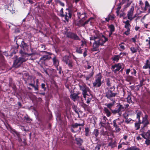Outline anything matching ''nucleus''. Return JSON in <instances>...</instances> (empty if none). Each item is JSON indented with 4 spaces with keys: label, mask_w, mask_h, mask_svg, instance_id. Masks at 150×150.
Masks as SVG:
<instances>
[{
    "label": "nucleus",
    "mask_w": 150,
    "mask_h": 150,
    "mask_svg": "<svg viewBox=\"0 0 150 150\" xmlns=\"http://www.w3.org/2000/svg\"><path fill=\"white\" fill-rule=\"evenodd\" d=\"M93 133V134L95 135L96 137L98 136V135L99 134L98 130L97 129H95Z\"/></svg>",
    "instance_id": "nucleus-37"
},
{
    "label": "nucleus",
    "mask_w": 150,
    "mask_h": 150,
    "mask_svg": "<svg viewBox=\"0 0 150 150\" xmlns=\"http://www.w3.org/2000/svg\"><path fill=\"white\" fill-rule=\"evenodd\" d=\"M102 76L100 73L98 74L96 77L95 81L93 83V86L94 87H99L101 85V79Z\"/></svg>",
    "instance_id": "nucleus-6"
},
{
    "label": "nucleus",
    "mask_w": 150,
    "mask_h": 150,
    "mask_svg": "<svg viewBox=\"0 0 150 150\" xmlns=\"http://www.w3.org/2000/svg\"><path fill=\"white\" fill-rule=\"evenodd\" d=\"M127 101L128 103H130L132 102L131 98L130 96H128L127 98Z\"/></svg>",
    "instance_id": "nucleus-44"
},
{
    "label": "nucleus",
    "mask_w": 150,
    "mask_h": 150,
    "mask_svg": "<svg viewBox=\"0 0 150 150\" xmlns=\"http://www.w3.org/2000/svg\"><path fill=\"white\" fill-rule=\"evenodd\" d=\"M21 46L24 49V48L28 47V45L27 44L25 43L24 41H22L21 42Z\"/></svg>",
    "instance_id": "nucleus-41"
},
{
    "label": "nucleus",
    "mask_w": 150,
    "mask_h": 150,
    "mask_svg": "<svg viewBox=\"0 0 150 150\" xmlns=\"http://www.w3.org/2000/svg\"><path fill=\"white\" fill-rule=\"evenodd\" d=\"M125 150H139V149L135 146H132L128 148Z\"/></svg>",
    "instance_id": "nucleus-30"
},
{
    "label": "nucleus",
    "mask_w": 150,
    "mask_h": 150,
    "mask_svg": "<svg viewBox=\"0 0 150 150\" xmlns=\"http://www.w3.org/2000/svg\"><path fill=\"white\" fill-rule=\"evenodd\" d=\"M108 16L110 20H113L115 18V17L114 15H109Z\"/></svg>",
    "instance_id": "nucleus-46"
},
{
    "label": "nucleus",
    "mask_w": 150,
    "mask_h": 150,
    "mask_svg": "<svg viewBox=\"0 0 150 150\" xmlns=\"http://www.w3.org/2000/svg\"><path fill=\"white\" fill-rule=\"evenodd\" d=\"M130 71V69H127L126 70V74L127 75H128Z\"/></svg>",
    "instance_id": "nucleus-52"
},
{
    "label": "nucleus",
    "mask_w": 150,
    "mask_h": 150,
    "mask_svg": "<svg viewBox=\"0 0 150 150\" xmlns=\"http://www.w3.org/2000/svg\"><path fill=\"white\" fill-rule=\"evenodd\" d=\"M149 3L147 1H146L144 3L142 0H140L139 1V5L141 9L143 11L146 9V7H147Z\"/></svg>",
    "instance_id": "nucleus-13"
},
{
    "label": "nucleus",
    "mask_w": 150,
    "mask_h": 150,
    "mask_svg": "<svg viewBox=\"0 0 150 150\" xmlns=\"http://www.w3.org/2000/svg\"><path fill=\"white\" fill-rule=\"evenodd\" d=\"M134 5L132 6L131 8L130 9L127 11V16L128 19L130 21H131L133 20L134 17H132L134 11Z\"/></svg>",
    "instance_id": "nucleus-7"
},
{
    "label": "nucleus",
    "mask_w": 150,
    "mask_h": 150,
    "mask_svg": "<svg viewBox=\"0 0 150 150\" xmlns=\"http://www.w3.org/2000/svg\"><path fill=\"white\" fill-rule=\"evenodd\" d=\"M112 60L116 62H118L119 59V55H115L112 58Z\"/></svg>",
    "instance_id": "nucleus-34"
},
{
    "label": "nucleus",
    "mask_w": 150,
    "mask_h": 150,
    "mask_svg": "<svg viewBox=\"0 0 150 150\" xmlns=\"http://www.w3.org/2000/svg\"><path fill=\"white\" fill-rule=\"evenodd\" d=\"M134 120L131 118L126 119L125 121V122L127 124L129 123H133Z\"/></svg>",
    "instance_id": "nucleus-32"
},
{
    "label": "nucleus",
    "mask_w": 150,
    "mask_h": 150,
    "mask_svg": "<svg viewBox=\"0 0 150 150\" xmlns=\"http://www.w3.org/2000/svg\"><path fill=\"white\" fill-rule=\"evenodd\" d=\"M122 4V3L120 4L117 7V11H116V13L117 15V16H118L119 15V12L120 11V10L121 7V5Z\"/></svg>",
    "instance_id": "nucleus-29"
},
{
    "label": "nucleus",
    "mask_w": 150,
    "mask_h": 150,
    "mask_svg": "<svg viewBox=\"0 0 150 150\" xmlns=\"http://www.w3.org/2000/svg\"><path fill=\"white\" fill-rule=\"evenodd\" d=\"M78 94L75 93H72L70 96V98L74 101L77 100L78 98Z\"/></svg>",
    "instance_id": "nucleus-17"
},
{
    "label": "nucleus",
    "mask_w": 150,
    "mask_h": 150,
    "mask_svg": "<svg viewBox=\"0 0 150 150\" xmlns=\"http://www.w3.org/2000/svg\"><path fill=\"white\" fill-rule=\"evenodd\" d=\"M75 140L76 142V143L79 146H81L83 142V141L80 138H76Z\"/></svg>",
    "instance_id": "nucleus-25"
},
{
    "label": "nucleus",
    "mask_w": 150,
    "mask_h": 150,
    "mask_svg": "<svg viewBox=\"0 0 150 150\" xmlns=\"http://www.w3.org/2000/svg\"><path fill=\"white\" fill-rule=\"evenodd\" d=\"M148 10V13H150V5L148 4V5L147 7H146V9H145L144 11H146Z\"/></svg>",
    "instance_id": "nucleus-43"
},
{
    "label": "nucleus",
    "mask_w": 150,
    "mask_h": 150,
    "mask_svg": "<svg viewBox=\"0 0 150 150\" xmlns=\"http://www.w3.org/2000/svg\"><path fill=\"white\" fill-rule=\"evenodd\" d=\"M83 49H81V47H77L76 48V51L77 52L81 54L82 52V50Z\"/></svg>",
    "instance_id": "nucleus-38"
},
{
    "label": "nucleus",
    "mask_w": 150,
    "mask_h": 150,
    "mask_svg": "<svg viewBox=\"0 0 150 150\" xmlns=\"http://www.w3.org/2000/svg\"><path fill=\"white\" fill-rule=\"evenodd\" d=\"M133 72L131 73L132 74V75L133 74L134 76H136V74L137 72H136V70L135 69H133Z\"/></svg>",
    "instance_id": "nucleus-51"
},
{
    "label": "nucleus",
    "mask_w": 150,
    "mask_h": 150,
    "mask_svg": "<svg viewBox=\"0 0 150 150\" xmlns=\"http://www.w3.org/2000/svg\"><path fill=\"white\" fill-rule=\"evenodd\" d=\"M87 96V99L86 103L88 104L90 103L93 98V96L91 94H91H88V95H86Z\"/></svg>",
    "instance_id": "nucleus-21"
},
{
    "label": "nucleus",
    "mask_w": 150,
    "mask_h": 150,
    "mask_svg": "<svg viewBox=\"0 0 150 150\" xmlns=\"http://www.w3.org/2000/svg\"><path fill=\"white\" fill-rule=\"evenodd\" d=\"M62 60L64 63L67 65L68 67L70 69H71L74 66L73 61L68 56H65L63 57Z\"/></svg>",
    "instance_id": "nucleus-5"
},
{
    "label": "nucleus",
    "mask_w": 150,
    "mask_h": 150,
    "mask_svg": "<svg viewBox=\"0 0 150 150\" xmlns=\"http://www.w3.org/2000/svg\"><path fill=\"white\" fill-rule=\"evenodd\" d=\"M90 19H88V20L86 21L84 23H83V22H81L80 24L84 26L86 24H87L89 21Z\"/></svg>",
    "instance_id": "nucleus-42"
},
{
    "label": "nucleus",
    "mask_w": 150,
    "mask_h": 150,
    "mask_svg": "<svg viewBox=\"0 0 150 150\" xmlns=\"http://www.w3.org/2000/svg\"><path fill=\"white\" fill-rule=\"evenodd\" d=\"M58 2L59 3V4H60V5H61V6H64V3L61 2L60 1H59Z\"/></svg>",
    "instance_id": "nucleus-54"
},
{
    "label": "nucleus",
    "mask_w": 150,
    "mask_h": 150,
    "mask_svg": "<svg viewBox=\"0 0 150 150\" xmlns=\"http://www.w3.org/2000/svg\"><path fill=\"white\" fill-rule=\"evenodd\" d=\"M123 23L125 24V28L127 29L126 31L124 32V34L128 35L130 34V29L129 28L131 27V25L129 23V21L127 20L125 21H123Z\"/></svg>",
    "instance_id": "nucleus-9"
},
{
    "label": "nucleus",
    "mask_w": 150,
    "mask_h": 150,
    "mask_svg": "<svg viewBox=\"0 0 150 150\" xmlns=\"http://www.w3.org/2000/svg\"><path fill=\"white\" fill-rule=\"evenodd\" d=\"M41 86L42 88L45 91L46 90V88L45 87V84L43 83H42Z\"/></svg>",
    "instance_id": "nucleus-50"
},
{
    "label": "nucleus",
    "mask_w": 150,
    "mask_h": 150,
    "mask_svg": "<svg viewBox=\"0 0 150 150\" xmlns=\"http://www.w3.org/2000/svg\"><path fill=\"white\" fill-rule=\"evenodd\" d=\"M112 112L114 114L116 113H118V114L120 115L121 114V113H120L118 109L112 110Z\"/></svg>",
    "instance_id": "nucleus-40"
},
{
    "label": "nucleus",
    "mask_w": 150,
    "mask_h": 150,
    "mask_svg": "<svg viewBox=\"0 0 150 150\" xmlns=\"http://www.w3.org/2000/svg\"><path fill=\"white\" fill-rule=\"evenodd\" d=\"M143 85V82H142L141 81H140V83L138 85V86H140V87H141V86H142Z\"/></svg>",
    "instance_id": "nucleus-55"
},
{
    "label": "nucleus",
    "mask_w": 150,
    "mask_h": 150,
    "mask_svg": "<svg viewBox=\"0 0 150 150\" xmlns=\"http://www.w3.org/2000/svg\"><path fill=\"white\" fill-rule=\"evenodd\" d=\"M122 144H119L118 146V149L121 148L122 147Z\"/></svg>",
    "instance_id": "nucleus-60"
},
{
    "label": "nucleus",
    "mask_w": 150,
    "mask_h": 150,
    "mask_svg": "<svg viewBox=\"0 0 150 150\" xmlns=\"http://www.w3.org/2000/svg\"><path fill=\"white\" fill-rule=\"evenodd\" d=\"M118 120L119 119H117L114 120L113 121V125L115 128V129L117 132H119L120 130V129L119 127V126H117L116 123V121Z\"/></svg>",
    "instance_id": "nucleus-16"
},
{
    "label": "nucleus",
    "mask_w": 150,
    "mask_h": 150,
    "mask_svg": "<svg viewBox=\"0 0 150 150\" xmlns=\"http://www.w3.org/2000/svg\"><path fill=\"white\" fill-rule=\"evenodd\" d=\"M127 138V137L126 136H124L123 137V139H125V140H126Z\"/></svg>",
    "instance_id": "nucleus-64"
},
{
    "label": "nucleus",
    "mask_w": 150,
    "mask_h": 150,
    "mask_svg": "<svg viewBox=\"0 0 150 150\" xmlns=\"http://www.w3.org/2000/svg\"><path fill=\"white\" fill-rule=\"evenodd\" d=\"M116 94V93H112L111 91L108 90L106 93V96L110 100H115L113 97H114Z\"/></svg>",
    "instance_id": "nucleus-10"
},
{
    "label": "nucleus",
    "mask_w": 150,
    "mask_h": 150,
    "mask_svg": "<svg viewBox=\"0 0 150 150\" xmlns=\"http://www.w3.org/2000/svg\"><path fill=\"white\" fill-rule=\"evenodd\" d=\"M84 125L83 124H78L77 123H75L73 126V129H72V131L73 132H76V131H74V129L76 128L78 126H83Z\"/></svg>",
    "instance_id": "nucleus-20"
},
{
    "label": "nucleus",
    "mask_w": 150,
    "mask_h": 150,
    "mask_svg": "<svg viewBox=\"0 0 150 150\" xmlns=\"http://www.w3.org/2000/svg\"><path fill=\"white\" fill-rule=\"evenodd\" d=\"M28 54L26 53H23L22 56L15 60L14 62L13 66L14 68H17L20 66L23 62L26 61L28 59Z\"/></svg>",
    "instance_id": "nucleus-3"
},
{
    "label": "nucleus",
    "mask_w": 150,
    "mask_h": 150,
    "mask_svg": "<svg viewBox=\"0 0 150 150\" xmlns=\"http://www.w3.org/2000/svg\"><path fill=\"white\" fill-rule=\"evenodd\" d=\"M93 74V71H92L91 73L90 74H88V75L86 77V80H88L89 79L92 77Z\"/></svg>",
    "instance_id": "nucleus-36"
},
{
    "label": "nucleus",
    "mask_w": 150,
    "mask_h": 150,
    "mask_svg": "<svg viewBox=\"0 0 150 150\" xmlns=\"http://www.w3.org/2000/svg\"><path fill=\"white\" fill-rule=\"evenodd\" d=\"M53 64L56 67H57L59 65L58 60L56 58V57H54L53 59Z\"/></svg>",
    "instance_id": "nucleus-22"
},
{
    "label": "nucleus",
    "mask_w": 150,
    "mask_h": 150,
    "mask_svg": "<svg viewBox=\"0 0 150 150\" xmlns=\"http://www.w3.org/2000/svg\"><path fill=\"white\" fill-rule=\"evenodd\" d=\"M142 124L143 125L141 126L140 131L142 133H144L146 131L147 129V126L149 124L148 116L146 115H145L143 117L142 122L141 121L140 122L138 121L137 122L134 123V127L136 130H138L140 129V125Z\"/></svg>",
    "instance_id": "nucleus-2"
},
{
    "label": "nucleus",
    "mask_w": 150,
    "mask_h": 150,
    "mask_svg": "<svg viewBox=\"0 0 150 150\" xmlns=\"http://www.w3.org/2000/svg\"><path fill=\"white\" fill-rule=\"evenodd\" d=\"M105 20L107 22H109L110 20V19H109V18L108 16V17L107 18H105Z\"/></svg>",
    "instance_id": "nucleus-59"
},
{
    "label": "nucleus",
    "mask_w": 150,
    "mask_h": 150,
    "mask_svg": "<svg viewBox=\"0 0 150 150\" xmlns=\"http://www.w3.org/2000/svg\"><path fill=\"white\" fill-rule=\"evenodd\" d=\"M126 80L128 81H132L133 79V77L130 76H127L125 77Z\"/></svg>",
    "instance_id": "nucleus-31"
},
{
    "label": "nucleus",
    "mask_w": 150,
    "mask_h": 150,
    "mask_svg": "<svg viewBox=\"0 0 150 150\" xmlns=\"http://www.w3.org/2000/svg\"><path fill=\"white\" fill-rule=\"evenodd\" d=\"M60 14L61 15V14H63V8H62L61 10H60Z\"/></svg>",
    "instance_id": "nucleus-63"
},
{
    "label": "nucleus",
    "mask_w": 150,
    "mask_h": 150,
    "mask_svg": "<svg viewBox=\"0 0 150 150\" xmlns=\"http://www.w3.org/2000/svg\"><path fill=\"white\" fill-rule=\"evenodd\" d=\"M140 27L139 26H136L135 28V30H136L137 31L139 29Z\"/></svg>",
    "instance_id": "nucleus-58"
},
{
    "label": "nucleus",
    "mask_w": 150,
    "mask_h": 150,
    "mask_svg": "<svg viewBox=\"0 0 150 150\" xmlns=\"http://www.w3.org/2000/svg\"><path fill=\"white\" fill-rule=\"evenodd\" d=\"M108 146L110 147L111 148H113L116 146V142L115 141L114 142H111L109 143Z\"/></svg>",
    "instance_id": "nucleus-28"
},
{
    "label": "nucleus",
    "mask_w": 150,
    "mask_h": 150,
    "mask_svg": "<svg viewBox=\"0 0 150 150\" xmlns=\"http://www.w3.org/2000/svg\"><path fill=\"white\" fill-rule=\"evenodd\" d=\"M143 137L146 139L145 142L148 145L150 144V134L149 132H147L146 134L145 133H142L140 134Z\"/></svg>",
    "instance_id": "nucleus-8"
},
{
    "label": "nucleus",
    "mask_w": 150,
    "mask_h": 150,
    "mask_svg": "<svg viewBox=\"0 0 150 150\" xmlns=\"http://www.w3.org/2000/svg\"><path fill=\"white\" fill-rule=\"evenodd\" d=\"M137 140H140L141 139V137H140V136H138V137H137Z\"/></svg>",
    "instance_id": "nucleus-61"
},
{
    "label": "nucleus",
    "mask_w": 150,
    "mask_h": 150,
    "mask_svg": "<svg viewBox=\"0 0 150 150\" xmlns=\"http://www.w3.org/2000/svg\"><path fill=\"white\" fill-rule=\"evenodd\" d=\"M77 15L79 18H81V19L80 21L79 22L80 23L81 22H83L86 18V13H77Z\"/></svg>",
    "instance_id": "nucleus-15"
},
{
    "label": "nucleus",
    "mask_w": 150,
    "mask_h": 150,
    "mask_svg": "<svg viewBox=\"0 0 150 150\" xmlns=\"http://www.w3.org/2000/svg\"><path fill=\"white\" fill-rule=\"evenodd\" d=\"M119 46H120V50L121 51H122L123 50H124L125 49V46L123 45L122 44H120Z\"/></svg>",
    "instance_id": "nucleus-45"
},
{
    "label": "nucleus",
    "mask_w": 150,
    "mask_h": 150,
    "mask_svg": "<svg viewBox=\"0 0 150 150\" xmlns=\"http://www.w3.org/2000/svg\"><path fill=\"white\" fill-rule=\"evenodd\" d=\"M136 118L138 119V121L140 122L141 121L140 117L142 115V112L141 111L137 110L136 112Z\"/></svg>",
    "instance_id": "nucleus-19"
},
{
    "label": "nucleus",
    "mask_w": 150,
    "mask_h": 150,
    "mask_svg": "<svg viewBox=\"0 0 150 150\" xmlns=\"http://www.w3.org/2000/svg\"><path fill=\"white\" fill-rule=\"evenodd\" d=\"M67 36L68 38L74 40H79V38L77 35L74 33H69L67 34Z\"/></svg>",
    "instance_id": "nucleus-14"
},
{
    "label": "nucleus",
    "mask_w": 150,
    "mask_h": 150,
    "mask_svg": "<svg viewBox=\"0 0 150 150\" xmlns=\"http://www.w3.org/2000/svg\"><path fill=\"white\" fill-rule=\"evenodd\" d=\"M139 46H138L137 48H135L134 47H132L130 48V50L133 53H136L137 52V50H139Z\"/></svg>",
    "instance_id": "nucleus-23"
},
{
    "label": "nucleus",
    "mask_w": 150,
    "mask_h": 150,
    "mask_svg": "<svg viewBox=\"0 0 150 150\" xmlns=\"http://www.w3.org/2000/svg\"><path fill=\"white\" fill-rule=\"evenodd\" d=\"M131 40L132 42L134 43H135L136 42L137 40L134 37L132 38Z\"/></svg>",
    "instance_id": "nucleus-53"
},
{
    "label": "nucleus",
    "mask_w": 150,
    "mask_h": 150,
    "mask_svg": "<svg viewBox=\"0 0 150 150\" xmlns=\"http://www.w3.org/2000/svg\"><path fill=\"white\" fill-rule=\"evenodd\" d=\"M100 147V146L99 145H98L95 147V149L96 150H99Z\"/></svg>",
    "instance_id": "nucleus-47"
},
{
    "label": "nucleus",
    "mask_w": 150,
    "mask_h": 150,
    "mask_svg": "<svg viewBox=\"0 0 150 150\" xmlns=\"http://www.w3.org/2000/svg\"><path fill=\"white\" fill-rule=\"evenodd\" d=\"M144 69L149 68L150 69V61L149 59L146 61V63L143 67Z\"/></svg>",
    "instance_id": "nucleus-18"
},
{
    "label": "nucleus",
    "mask_w": 150,
    "mask_h": 150,
    "mask_svg": "<svg viewBox=\"0 0 150 150\" xmlns=\"http://www.w3.org/2000/svg\"><path fill=\"white\" fill-rule=\"evenodd\" d=\"M108 28L110 30V32H113L115 31V27L113 25H110L108 26Z\"/></svg>",
    "instance_id": "nucleus-33"
},
{
    "label": "nucleus",
    "mask_w": 150,
    "mask_h": 150,
    "mask_svg": "<svg viewBox=\"0 0 150 150\" xmlns=\"http://www.w3.org/2000/svg\"><path fill=\"white\" fill-rule=\"evenodd\" d=\"M122 64L121 63H118L113 65L112 67V69H114V72L116 73L119 71L122 68Z\"/></svg>",
    "instance_id": "nucleus-12"
},
{
    "label": "nucleus",
    "mask_w": 150,
    "mask_h": 150,
    "mask_svg": "<svg viewBox=\"0 0 150 150\" xmlns=\"http://www.w3.org/2000/svg\"><path fill=\"white\" fill-rule=\"evenodd\" d=\"M118 110H119L120 113V112L124 110V108L122 105H120L118 106Z\"/></svg>",
    "instance_id": "nucleus-35"
},
{
    "label": "nucleus",
    "mask_w": 150,
    "mask_h": 150,
    "mask_svg": "<svg viewBox=\"0 0 150 150\" xmlns=\"http://www.w3.org/2000/svg\"><path fill=\"white\" fill-rule=\"evenodd\" d=\"M85 131L86 132V136H89L90 134V132H89V128L88 127L86 128Z\"/></svg>",
    "instance_id": "nucleus-39"
},
{
    "label": "nucleus",
    "mask_w": 150,
    "mask_h": 150,
    "mask_svg": "<svg viewBox=\"0 0 150 150\" xmlns=\"http://www.w3.org/2000/svg\"><path fill=\"white\" fill-rule=\"evenodd\" d=\"M125 13H121L120 14H119V15L118 16H119V17L120 18L122 17V16H124L125 15Z\"/></svg>",
    "instance_id": "nucleus-49"
},
{
    "label": "nucleus",
    "mask_w": 150,
    "mask_h": 150,
    "mask_svg": "<svg viewBox=\"0 0 150 150\" xmlns=\"http://www.w3.org/2000/svg\"><path fill=\"white\" fill-rule=\"evenodd\" d=\"M69 9L68 10L67 9V12H66L64 15L61 14V16L64 17L65 20L67 21H68L69 19L71 18V8L69 7Z\"/></svg>",
    "instance_id": "nucleus-11"
},
{
    "label": "nucleus",
    "mask_w": 150,
    "mask_h": 150,
    "mask_svg": "<svg viewBox=\"0 0 150 150\" xmlns=\"http://www.w3.org/2000/svg\"><path fill=\"white\" fill-rule=\"evenodd\" d=\"M134 38L137 40L139 39V36H138L137 35H135Z\"/></svg>",
    "instance_id": "nucleus-56"
},
{
    "label": "nucleus",
    "mask_w": 150,
    "mask_h": 150,
    "mask_svg": "<svg viewBox=\"0 0 150 150\" xmlns=\"http://www.w3.org/2000/svg\"><path fill=\"white\" fill-rule=\"evenodd\" d=\"M84 49L85 51H84L83 52V56L84 57H85L87 55L86 52L87 51V49L86 48H85Z\"/></svg>",
    "instance_id": "nucleus-48"
},
{
    "label": "nucleus",
    "mask_w": 150,
    "mask_h": 150,
    "mask_svg": "<svg viewBox=\"0 0 150 150\" xmlns=\"http://www.w3.org/2000/svg\"><path fill=\"white\" fill-rule=\"evenodd\" d=\"M79 86L80 90L82 91V93L84 98L86 99V95L88 94H91V91L85 84H79Z\"/></svg>",
    "instance_id": "nucleus-4"
},
{
    "label": "nucleus",
    "mask_w": 150,
    "mask_h": 150,
    "mask_svg": "<svg viewBox=\"0 0 150 150\" xmlns=\"http://www.w3.org/2000/svg\"><path fill=\"white\" fill-rule=\"evenodd\" d=\"M104 111L108 117H110L111 115V113L107 108H104Z\"/></svg>",
    "instance_id": "nucleus-27"
},
{
    "label": "nucleus",
    "mask_w": 150,
    "mask_h": 150,
    "mask_svg": "<svg viewBox=\"0 0 150 150\" xmlns=\"http://www.w3.org/2000/svg\"><path fill=\"white\" fill-rule=\"evenodd\" d=\"M107 85L108 86H110V84L109 81H107Z\"/></svg>",
    "instance_id": "nucleus-62"
},
{
    "label": "nucleus",
    "mask_w": 150,
    "mask_h": 150,
    "mask_svg": "<svg viewBox=\"0 0 150 150\" xmlns=\"http://www.w3.org/2000/svg\"><path fill=\"white\" fill-rule=\"evenodd\" d=\"M112 101V103H109L108 104L105 105L106 106H107V107L109 109H110V110H111L112 107L114 105L115 103V100Z\"/></svg>",
    "instance_id": "nucleus-26"
},
{
    "label": "nucleus",
    "mask_w": 150,
    "mask_h": 150,
    "mask_svg": "<svg viewBox=\"0 0 150 150\" xmlns=\"http://www.w3.org/2000/svg\"><path fill=\"white\" fill-rule=\"evenodd\" d=\"M148 38L149 39V43H148L149 45V48L150 49V37H149Z\"/></svg>",
    "instance_id": "nucleus-57"
},
{
    "label": "nucleus",
    "mask_w": 150,
    "mask_h": 150,
    "mask_svg": "<svg viewBox=\"0 0 150 150\" xmlns=\"http://www.w3.org/2000/svg\"><path fill=\"white\" fill-rule=\"evenodd\" d=\"M95 34L91 35L90 37L91 40L90 43H92V41L94 42H93V51H96L97 48H98L100 45H102L108 40L107 38L104 36L102 35L101 38L99 39L100 35L98 31H95L94 32Z\"/></svg>",
    "instance_id": "nucleus-1"
},
{
    "label": "nucleus",
    "mask_w": 150,
    "mask_h": 150,
    "mask_svg": "<svg viewBox=\"0 0 150 150\" xmlns=\"http://www.w3.org/2000/svg\"><path fill=\"white\" fill-rule=\"evenodd\" d=\"M48 58V56L47 55H44L41 58L40 60V62H41L42 63L44 62V61Z\"/></svg>",
    "instance_id": "nucleus-24"
}]
</instances>
